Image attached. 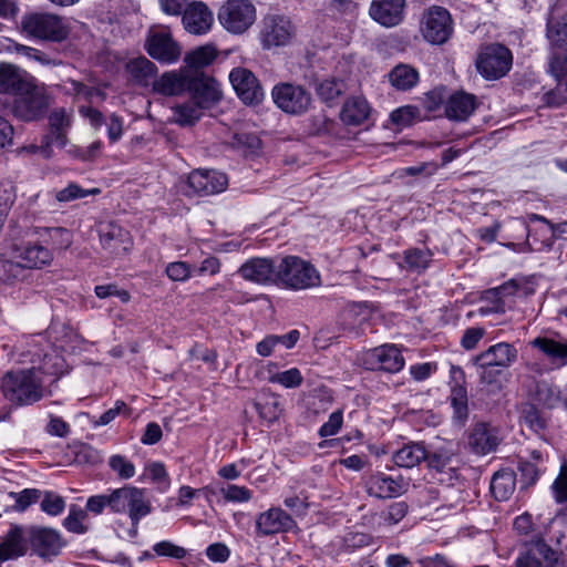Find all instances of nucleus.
<instances>
[{"mask_svg": "<svg viewBox=\"0 0 567 567\" xmlns=\"http://www.w3.org/2000/svg\"><path fill=\"white\" fill-rule=\"evenodd\" d=\"M64 360L58 354H45L40 368L8 371L1 378V392L14 405H31L44 396L42 374H63Z\"/></svg>", "mask_w": 567, "mask_h": 567, "instance_id": "nucleus-1", "label": "nucleus"}, {"mask_svg": "<svg viewBox=\"0 0 567 567\" xmlns=\"http://www.w3.org/2000/svg\"><path fill=\"white\" fill-rule=\"evenodd\" d=\"M486 336V329L484 327H470L464 330L461 340L460 346L465 351H472L477 348L480 342L483 340V338Z\"/></svg>", "mask_w": 567, "mask_h": 567, "instance_id": "nucleus-56", "label": "nucleus"}, {"mask_svg": "<svg viewBox=\"0 0 567 567\" xmlns=\"http://www.w3.org/2000/svg\"><path fill=\"white\" fill-rule=\"evenodd\" d=\"M153 550L157 556L171 557L175 559H183L187 555L184 547L173 544L168 540H162L153 546Z\"/></svg>", "mask_w": 567, "mask_h": 567, "instance_id": "nucleus-62", "label": "nucleus"}, {"mask_svg": "<svg viewBox=\"0 0 567 567\" xmlns=\"http://www.w3.org/2000/svg\"><path fill=\"white\" fill-rule=\"evenodd\" d=\"M213 12L202 1L189 3L182 18L185 30L195 35L207 33L213 25Z\"/></svg>", "mask_w": 567, "mask_h": 567, "instance_id": "nucleus-23", "label": "nucleus"}, {"mask_svg": "<svg viewBox=\"0 0 567 567\" xmlns=\"http://www.w3.org/2000/svg\"><path fill=\"white\" fill-rule=\"evenodd\" d=\"M530 223H540L538 228H529L528 224L522 219H514L511 224L513 230L519 233L518 238L526 239L532 250L550 249L555 243V231L551 229V221L544 216L532 214L528 216Z\"/></svg>", "mask_w": 567, "mask_h": 567, "instance_id": "nucleus-10", "label": "nucleus"}, {"mask_svg": "<svg viewBox=\"0 0 567 567\" xmlns=\"http://www.w3.org/2000/svg\"><path fill=\"white\" fill-rule=\"evenodd\" d=\"M530 346L542 353L551 370L567 365V340L537 337L530 341Z\"/></svg>", "mask_w": 567, "mask_h": 567, "instance_id": "nucleus-27", "label": "nucleus"}, {"mask_svg": "<svg viewBox=\"0 0 567 567\" xmlns=\"http://www.w3.org/2000/svg\"><path fill=\"white\" fill-rule=\"evenodd\" d=\"M449 400L453 409V421L464 426L470 415L466 386H451Z\"/></svg>", "mask_w": 567, "mask_h": 567, "instance_id": "nucleus-40", "label": "nucleus"}, {"mask_svg": "<svg viewBox=\"0 0 567 567\" xmlns=\"http://www.w3.org/2000/svg\"><path fill=\"white\" fill-rule=\"evenodd\" d=\"M29 540L33 551L41 557L56 556L63 546L59 533L51 528H32Z\"/></svg>", "mask_w": 567, "mask_h": 567, "instance_id": "nucleus-29", "label": "nucleus"}, {"mask_svg": "<svg viewBox=\"0 0 567 567\" xmlns=\"http://www.w3.org/2000/svg\"><path fill=\"white\" fill-rule=\"evenodd\" d=\"M255 408L259 417L268 424L276 422L281 413L279 399L275 394L264 395L255 403Z\"/></svg>", "mask_w": 567, "mask_h": 567, "instance_id": "nucleus-42", "label": "nucleus"}, {"mask_svg": "<svg viewBox=\"0 0 567 567\" xmlns=\"http://www.w3.org/2000/svg\"><path fill=\"white\" fill-rule=\"evenodd\" d=\"M548 37L551 40L548 72L556 81H561L567 76V45L554 37L551 29L548 30Z\"/></svg>", "mask_w": 567, "mask_h": 567, "instance_id": "nucleus-33", "label": "nucleus"}, {"mask_svg": "<svg viewBox=\"0 0 567 567\" xmlns=\"http://www.w3.org/2000/svg\"><path fill=\"white\" fill-rule=\"evenodd\" d=\"M270 383H278L287 389L298 388L303 382V377L299 369L291 368L282 372H277L268 378Z\"/></svg>", "mask_w": 567, "mask_h": 567, "instance_id": "nucleus-47", "label": "nucleus"}, {"mask_svg": "<svg viewBox=\"0 0 567 567\" xmlns=\"http://www.w3.org/2000/svg\"><path fill=\"white\" fill-rule=\"evenodd\" d=\"M516 474L512 468H501L494 473L491 480V493L498 502L509 499L515 492Z\"/></svg>", "mask_w": 567, "mask_h": 567, "instance_id": "nucleus-36", "label": "nucleus"}, {"mask_svg": "<svg viewBox=\"0 0 567 567\" xmlns=\"http://www.w3.org/2000/svg\"><path fill=\"white\" fill-rule=\"evenodd\" d=\"M35 80L21 69L9 64H0V92L17 96L23 91L31 89Z\"/></svg>", "mask_w": 567, "mask_h": 567, "instance_id": "nucleus-26", "label": "nucleus"}, {"mask_svg": "<svg viewBox=\"0 0 567 567\" xmlns=\"http://www.w3.org/2000/svg\"><path fill=\"white\" fill-rule=\"evenodd\" d=\"M388 79L396 91L406 92L417 85L420 73L410 64L399 63L389 72Z\"/></svg>", "mask_w": 567, "mask_h": 567, "instance_id": "nucleus-37", "label": "nucleus"}, {"mask_svg": "<svg viewBox=\"0 0 567 567\" xmlns=\"http://www.w3.org/2000/svg\"><path fill=\"white\" fill-rule=\"evenodd\" d=\"M41 491L37 488H25L19 493L11 492L10 497L14 498V509L24 512L30 505L37 503L41 497Z\"/></svg>", "mask_w": 567, "mask_h": 567, "instance_id": "nucleus-53", "label": "nucleus"}, {"mask_svg": "<svg viewBox=\"0 0 567 567\" xmlns=\"http://www.w3.org/2000/svg\"><path fill=\"white\" fill-rule=\"evenodd\" d=\"M321 284V275L310 261L292 255L277 260V287L291 291H302L320 287Z\"/></svg>", "mask_w": 567, "mask_h": 567, "instance_id": "nucleus-5", "label": "nucleus"}, {"mask_svg": "<svg viewBox=\"0 0 567 567\" xmlns=\"http://www.w3.org/2000/svg\"><path fill=\"white\" fill-rule=\"evenodd\" d=\"M551 488L558 504L567 502V464L561 466L560 474L555 480Z\"/></svg>", "mask_w": 567, "mask_h": 567, "instance_id": "nucleus-64", "label": "nucleus"}, {"mask_svg": "<svg viewBox=\"0 0 567 567\" xmlns=\"http://www.w3.org/2000/svg\"><path fill=\"white\" fill-rule=\"evenodd\" d=\"M406 0H372L369 14L385 28L399 25L404 19Z\"/></svg>", "mask_w": 567, "mask_h": 567, "instance_id": "nucleus-21", "label": "nucleus"}, {"mask_svg": "<svg viewBox=\"0 0 567 567\" xmlns=\"http://www.w3.org/2000/svg\"><path fill=\"white\" fill-rule=\"evenodd\" d=\"M409 505L404 501L391 503L385 511H383L380 517L384 524L392 526L400 523L408 514Z\"/></svg>", "mask_w": 567, "mask_h": 567, "instance_id": "nucleus-49", "label": "nucleus"}, {"mask_svg": "<svg viewBox=\"0 0 567 567\" xmlns=\"http://www.w3.org/2000/svg\"><path fill=\"white\" fill-rule=\"evenodd\" d=\"M217 56V50L214 45L207 44L197 48L185 56V62L192 69L199 70L213 63Z\"/></svg>", "mask_w": 567, "mask_h": 567, "instance_id": "nucleus-43", "label": "nucleus"}, {"mask_svg": "<svg viewBox=\"0 0 567 567\" xmlns=\"http://www.w3.org/2000/svg\"><path fill=\"white\" fill-rule=\"evenodd\" d=\"M87 513H90L86 508L83 509L76 505H72L69 511V515L63 520V526L72 533L83 534L86 532V528L83 525V520L87 517Z\"/></svg>", "mask_w": 567, "mask_h": 567, "instance_id": "nucleus-46", "label": "nucleus"}, {"mask_svg": "<svg viewBox=\"0 0 567 567\" xmlns=\"http://www.w3.org/2000/svg\"><path fill=\"white\" fill-rule=\"evenodd\" d=\"M512 64L511 50L501 43H492L482 48L475 61L477 72L489 81L505 76L512 69Z\"/></svg>", "mask_w": 567, "mask_h": 567, "instance_id": "nucleus-7", "label": "nucleus"}, {"mask_svg": "<svg viewBox=\"0 0 567 567\" xmlns=\"http://www.w3.org/2000/svg\"><path fill=\"white\" fill-rule=\"evenodd\" d=\"M426 452L423 442H410L392 454V461L399 467L412 468L426 458Z\"/></svg>", "mask_w": 567, "mask_h": 567, "instance_id": "nucleus-35", "label": "nucleus"}, {"mask_svg": "<svg viewBox=\"0 0 567 567\" xmlns=\"http://www.w3.org/2000/svg\"><path fill=\"white\" fill-rule=\"evenodd\" d=\"M499 442L497 429L487 422L476 423L468 436V444L472 451L478 455L494 452Z\"/></svg>", "mask_w": 567, "mask_h": 567, "instance_id": "nucleus-28", "label": "nucleus"}, {"mask_svg": "<svg viewBox=\"0 0 567 567\" xmlns=\"http://www.w3.org/2000/svg\"><path fill=\"white\" fill-rule=\"evenodd\" d=\"M342 424H343V412H342V410H337V411L332 412L329 415L328 421L324 422L320 426L318 434L320 437L333 436L337 433H339V431L342 427Z\"/></svg>", "mask_w": 567, "mask_h": 567, "instance_id": "nucleus-61", "label": "nucleus"}, {"mask_svg": "<svg viewBox=\"0 0 567 567\" xmlns=\"http://www.w3.org/2000/svg\"><path fill=\"white\" fill-rule=\"evenodd\" d=\"M420 117V111L416 106L405 105L394 110L390 118L398 126L406 127L412 125Z\"/></svg>", "mask_w": 567, "mask_h": 567, "instance_id": "nucleus-48", "label": "nucleus"}, {"mask_svg": "<svg viewBox=\"0 0 567 567\" xmlns=\"http://www.w3.org/2000/svg\"><path fill=\"white\" fill-rule=\"evenodd\" d=\"M100 241L103 249L114 257L126 255L133 246L130 233L114 223L101 226Z\"/></svg>", "mask_w": 567, "mask_h": 567, "instance_id": "nucleus-20", "label": "nucleus"}, {"mask_svg": "<svg viewBox=\"0 0 567 567\" xmlns=\"http://www.w3.org/2000/svg\"><path fill=\"white\" fill-rule=\"evenodd\" d=\"M446 87L443 85L436 86L426 92L422 99V104L427 112L437 111L443 104L446 103Z\"/></svg>", "mask_w": 567, "mask_h": 567, "instance_id": "nucleus-52", "label": "nucleus"}, {"mask_svg": "<svg viewBox=\"0 0 567 567\" xmlns=\"http://www.w3.org/2000/svg\"><path fill=\"white\" fill-rule=\"evenodd\" d=\"M271 97L276 106L289 115H302L312 104L311 93L306 87L289 82L276 84Z\"/></svg>", "mask_w": 567, "mask_h": 567, "instance_id": "nucleus-9", "label": "nucleus"}, {"mask_svg": "<svg viewBox=\"0 0 567 567\" xmlns=\"http://www.w3.org/2000/svg\"><path fill=\"white\" fill-rule=\"evenodd\" d=\"M221 25L235 34L244 33L256 20V9L248 0H228L218 12Z\"/></svg>", "mask_w": 567, "mask_h": 567, "instance_id": "nucleus-11", "label": "nucleus"}, {"mask_svg": "<svg viewBox=\"0 0 567 567\" xmlns=\"http://www.w3.org/2000/svg\"><path fill=\"white\" fill-rule=\"evenodd\" d=\"M362 365L370 371L396 373L405 364L404 357L395 344H383L363 353Z\"/></svg>", "mask_w": 567, "mask_h": 567, "instance_id": "nucleus-15", "label": "nucleus"}, {"mask_svg": "<svg viewBox=\"0 0 567 567\" xmlns=\"http://www.w3.org/2000/svg\"><path fill=\"white\" fill-rule=\"evenodd\" d=\"M16 200V192L10 183H0V220L3 221Z\"/></svg>", "mask_w": 567, "mask_h": 567, "instance_id": "nucleus-63", "label": "nucleus"}, {"mask_svg": "<svg viewBox=\"0 0 567 567\" xmlns=\"http://www.w3.org/2000/svg\"><path fill=\"white\" fill-rule=\"evenodd\" d=\"M28 550V540L23 528L12 525L0 543V560L7 561L23 556Z\"/></svg>", "mask_w": 567, "mask_h": 567, "instance_id": "nucleus-31", "label": "nucleus"}, {"mask_svg": "<svg viewBox=\"0 0 567 567\" xmlns=\"http://www.w3.org/2000/svg\"><path fill=\"white\" fill-rule=\"evenodd\" d=\"M21 30L30 38L60 43L69 38L71 27L58 14L32 12L22 17Z\"/></svg>", "mask_w": 567, "mask_h": 567, "instance_id": "nucleus-6", "label": "nucleus"}, {"mask_svg": "<svg viewBox=\"0 0 567 567\" xmlns=\"http://www.w3.org/2000/svg\"><path fill=\"white\" fill-rule=\"evenodd\" d=\"M317 94L326 103H332L346 92V83L338 79H326L317 89Z\"/></svg>", "mask_w": 567, "mask_h": 567, "instance_id": "nucleus-45", "label": "nucleus"}, {"mask_svg": "<svg viewBox=\"0 0 567 567\" xmlns=\"http://www.w3.org/2000/svg\"><path fill=\"white\" fill-rule=\"evenodd\" d=\"M520 291H523L524 295L529 293V291H527L526 285L522 280L513 278L498 287L491 288L489 296H499L501 299L505 301V307L509 309L511 306L508 303L512 301L511 298L518 295Z\"/></svg>", "mask_w": 567, "mask_h": 567, "instance_id": "nucleus-44", "label": "nucleus"}, {"mask_svg": "<svg viewBox=\"0 0 567 567\" xmlns=\"http://www.w3.org/2000/svg\"><path fill=\"white\" fill-rule=\"evenodd\" d=\"M175 122L182 126L194 125L203 115V109L193 100L173 107Z\"/></svg>", "mask_w": 567, "mask_h": 567, "instance_id": "nucleus-41", "label": "nucleus"}, {"mask_svg": "<svg viewBox=\"0 0 567 567\" xmlns=\"http://www.w3.org/2000/svg\"><path fill=\"white\" fill-rule=\"evenodd\" d=\"M220 494L226 502L246 503L252 498V492L246 486L228 484L220 488Z\"/></svg>", "mask_w": 567, "mask_h": 567, "instance_id": "nucleus-54", "label": "nucleus"}, {"mask_svg": "<svg viewBox=\"0 0 567 567\" xmlns=\"http://www.w3.org/2000/svg\"><path fill=\"white\" fill-rule=\"evenodd\" d=\"M147 472L153 483L157 485L158 491L165 492L171 485L169 475L165 465L161 462H153L147 466Z\"/></svg>", "mask_w": 567, "mask_h": 567, "instance_id": "nucleus-57", "label": "nucleus"}, {"mask_svg": "<svg viewBox=\"0 0 567 567\" xmlns=\"http://www.w3.org/2000/svg\"><path fill=\"white\" fill-rule=\"evenodd\" d=\"M421 31L432 44H443L453 34V20L450 12L440 6L430 7L423 14Z\"/></svg>", "mask_w": 567, "mask_h": 567, "instance_id": "nucleus-12", "label": "nucleus"}, {"mask_svg": "<svg viewBox=\"0 0 567 567\" xmlns=\"http://www.w3.org/2000/svg\"><path fill=\"white\" fill-rule=\"evenodd\" d=\"M125 69L130 74L131 81L142 86H147L157 73L156 65L145 56L128 61Z\"/></svg>", "mask_w": 567, "mask_h": 567, "instance_id": "nucleus-38", "label": "nucleus"}, {"mask_svg": "<svg viewBox=\"0 0 567 567\" xmlns=\"http://www.w3.org/2000/svg\"><path fill=\"white\" fill-rule=\"evenodd\" d=\"M478 106L476 95L465 91H455L447 96L445 103V116L450 121L465 122Z\"/></svg>", "mask_w": 567, "mask_h": 567, "instance_id": "nucleus-25", "label": "nucleus"}, {"mask_svg": "<svg viewBox=\"0 0 567 567\" xmlns=\"http://www.w3.org/2000/svg\"><path fill=\"white\" fill-rule=\"evenodd\" d=\"M188 91L193 93L192 100L203 110L220 100V92L213 84L195 76L190 79Z\"/></svg>", "mask_w": 567, "mask_h": 567, "instance_id": "nucleus-39", "label": "nucleus"}, {"mask_svg": "<svg viewBox=\"0 0 567 567\" xmlns=\"http://www.w3.org/2000/svg\"><path fill=\"white\" fill-rule=\"evenodd\" d=\"M147 53L155 60L171 64L181 56V48L168 32H156L146 42Z\"/></svg>", "mask_w": 567, "mask_h": 567, "instance_id": "nucleus-24", "label": "nucleus"}, {"mask_svg": "<svg viewBox=\"0 0 567 567\" xmlns=\"http://www.w3.org/2000/svg\"><path fill=\"white\" fill-rule=\"evenodd\" d=\"M109 466L122 480H128L135 475L134 464L122 455L111 456L109 460Z\"/></svg>", "mask_w": 567, "mask_h": 567, "instance_id": "nucleus-58", "label": "nucleus"}, {"mask_svg": "<svg viewBox=\"0 0 567 567\" xmlns=\"http://www.w3.org/2000/svg\"><path fill=\"white\" fill-rule=\"evenodd\" d=\"M371 113L368 101L360 96L348 99L342 106L340 118L349 126H358L364 123Z\"/></svg>", "mask_w": 567, "mask_h": 567, "instance_id": "nucleus-34", "label": "nucleus"}, {"mask_svg": "<svg viewBox=\"0 0 567 567\" xmlns=\"http://www.w3.org/2000/svg\"><path fill=\"white\" fill-rule=\"evenodd\" d=\"M426 466L441 484L451 486L458 478V460L452 444L434 446L426 452Z\"/></svg>", "mask_w": 567, "mask_h": 567, "instance_id": "nucleus-8", "label": "nucleus"}, {"mask_svg": "<svg viewBox=\"0 0 567 567\" xmlns=\"http://www.w3.org/2000/svg\"><path fill=\"white\" fill-rule=\"evenodd\" d=\"M230 83L238 97L247 105L259 104L264 100V90L255 74L245 68H235L229 74Z\"/></svg>", "mask_w": 567, "mask_h": 567, "instance_id": "nucleus-16", "label": "nucleus"}, {"mask_svg": "<svg viewBox=\"0 0 567 567\" xmlns=\"http://www.w3.org/2000/svg\"><path fill=\"white\" fill-rule=\"evenodd\" d=\"M365 487L370 496L385 499L402 495L408 488V483L401 475L393 477L385 473L377 472L369 476Z\"/></svg>", "mask_w": 567, "mask_h": 567, "instance_id": "nucleus-19", "label": "nucleus"}, {"mask_svg": "<svg viewBox=\"0 0 567 567\" xmlns=\"http://www.w3.org/2000/svg\"><path fill=\"white\" fill-rule=\"evenodd\" d=\"M433 261V251L427 248L411 247L403 251V260L399 266L411 274L425 272Z\"/></svg>", "mask_w": 567, "mask_h": 567, "instance_id": "nucleus-32", "label": "nucleus"}, {"mask_svg": "<svg viewBox=\"0 0 567 567\" xmlns=\"http://www.w3.org/2000/svg\"><path fill=\"white\" fill-rule=\"evenodd\" d=\"M522 419L524 423L535 432H539L546 427V422L544 417L540 415V412L534 404H523Z\"/></svg>", "mask_w": 567, "mask_h": 567, "instance_id": "nucleus-51", "label": "nucleus"}, {"mask_svg": "<svg viewBox=\"0 0 567 567\" xmlns=\"http://www.w3.org/2000/svg\"><path fill=\"white\" fill-rule=\"evenodd\" d=\"M534 399L546 406H551L557 400V392L547 381H538L533 392Z\"/></svg>", "mask_w": 567, "mask_h": 567, "instance_id": "nucleus-60", "label": "nucleus"}, {"mask_svg": "<svg viewBox=\"0 0 567 567\" xmlns=\"http://www.w3.org/2000/svg\"><path fill=\"white\" fill-rule=\"evenodd\" d=\"M106 508L112 514H126L131 520L130 535L135 537L141 519L151 514L152 504L144 488L132 485L112 489L109 494L92 495L86 501V509L95 516Z\"/></svg>", "mask_w": 567, "mask_h": 567, "instance_id": "nucleus-2", "label": "nucleus"}, {"mask_svg": "<svg viewBox=\"0 0 567 567\" xmlns=\"http://www.w3.org/2000/svg\"><path fill=\"white\" fill-rule=\"evenodd\" d=\"M194 272V269L186 261H173L166 266L165 274L173 281H186Z\"/></svg>", "mask_w": 567, "mask_h": 567, "instance_id": "nucleus-59", "label": "nucleus"}, {"mask_svg": "<svg viewBox=\"0 0 567 567\" xmlns=\"http://www.w3.org/2000/svg\"><path fill=\"white\" fill-rule=\"evenodd\" d=\"M49 107V96L43 86L34 82L31 89L18 94L13 103V113L23 121H34L41 118Z\"/></svg>", "mask_w": 567, "mask_h": 567, "instance_id": "nucleus-14", "label": "nucleus"}, {"mask_svg": "<svg viewBox=\"0 0 567 567\" xmlns=\"http://www.w3.org/2000/svg\"><path fill=\"white\" fill-rule=\"evenodd\" d=\"M228 185L224 173L215 169H195L188 176V186L199 196H210L221 193Z\"/></svg>", "mask_w": 567, "mask_h": 567, "instance_id": "nucleus-18", "label": "nucleus"}, {"mask_svg": "<svg viewBox=\"0 0 567 567\" xmlns=\"http://www.w3.org/2000/svg\"><path fill=\"white\" fill-rule=\"evenodd\" d=\"M481 300L483 305L477 309L481 316L505 313L507 310L505 301L499 296H489V289L483 292Z\"/></svg>", "mask_w": 567, "mask_h": 567, "instance_id": "nucleus-50", "label": "nucleus"}, {"mask_svg": "<svg viewBox=\"0 0 567 567\" xmlns=\"http://www.w3.org/2000/svg\"><path fill=\"white\" fill-rule=\"evenodd\" d=\"M295 519L280 507H271L257 515L255 533L257 537H267L291 530Z\"/></svg>", "mask_w": 567, "mask_h": 567, "instance_id": "nucleus-17", "label": "nucleus"}, {"mask_svg": "<svg viewBox=\"0 0 567 567\" xmlns=\"http://www.w3.org/2000/svg\"><path fill=\"white\" fill-rule=\"evenodd\" d=\"M54 255L47 240L21 241L10 246V258H0V279L12 282L23 277L25 270H40L50 266Z\"/></svg>", "mask_w": 567, "mask_h": 567, "instance_id": "nucleus-3", "label": "nucleus"}, {"mask_svg": "<svg viewBox=\"0 0 567 567\" xmlns=\"http://www.w3.org/2000/svg\"><path fill=\"white\" fill-rule=\"evenodd\" d=\"M293 35L295 27L285 16L268 14L261 21L259 40L265 50L285 47L290 43Z\"/></svg>", "mask_w": 567, "mask_h": 567, "instance_id": "nucleus-13", "label": "nucleus"}, {"mask_svg": "<svg viewBox=\"0 0 567 567\" xmlns=\"http://www.w3.org/2000/svg\"><path fill=\"white\" fill-rule=\"evenodd\" d=\"M517 357V349L502 341L473 355L470 364L476 369L481 384L494 385L499 382L502 372L516 362Z\"/></svg>", "mask_w": 567, "mask_h": 567, "instance_id": "nucleus-4", "label": "nucleus"}, {"mask_svg": "<svg viewBox=\"0 0 567 567\" xmlns=\"http://www.w3.org/2000/svg\"><path fill=\"white\" fill-rule=\"evenodd\" d=\"M238 272L246 280L260 285L276 286L277 260L251 258L241 265Z\"/></svg>", "mask_w": 567, "mask_h": 567, "instance_id": "nucleus-22", "label": "nucleus"}, {"mask_svg": "<svg viewBox=\"0 0 567 567\" xmlns=\"http://www.w3.org/2000/svg\"><path fill=\"white\" fill-rule=\"evenodd\" d=\"M190 79L188 72H165L153 81V91L165 96L178 95L189 90Z\"/></svg>", "mask_w": 567, "mask_h": 567, "instance_id": "nucleus-30", "label": "nucleus"}, {"mask_svg": "<svg viewBox=\"0 0 567 567\" xmlns=\"http://www.w3.org/2000/svg\"><path fill=\"white\" fill-rule=\"evenodd\" d=\"M40 507L45 514L50 516H58L63 513L65 508V501L62 496L53 492H45Z\"/></svg>", "mask_w": 567, "mask_h": 567, "instance_id": "nucleus-55", "label": "nucleus"}]
</instances>
